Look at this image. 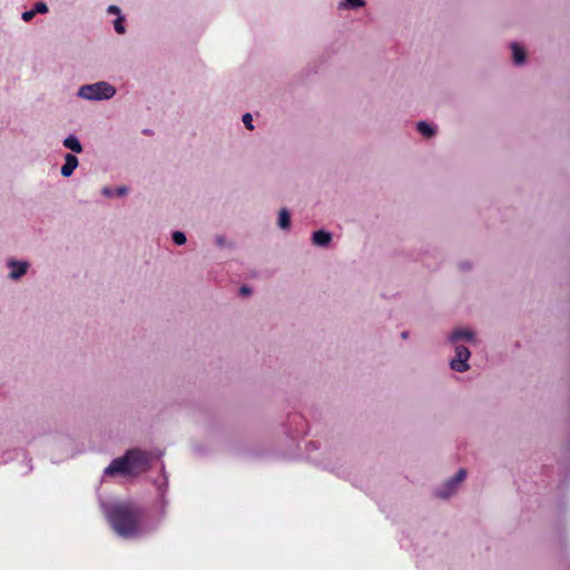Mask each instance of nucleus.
Wrapping results in <instances>:
<instances>
[{"instance_id": "obj_1", "label": "nucleus", "mask_w": 570, "mask_h": 570, "mask_svg": "<svg viewBox=\"0 0 570 570\" xmlns=\"http://www.w3.org/2000/svg\"><path fill=\"white\" fill-rule=\"evenodd\" d=\"M100 507L115 533L121 538H139L154 529L146 522L141 509L131 501L100 500Z\"/></svg>"}, {"instance_id": "obj_2", "label": "nucleus", "mask_w": 570, "mask_h": 570, "mask_svg": "<svg viewBox=\"0 0 570 570\" xmlns=\"http://www.w3.org/2000/svg\"><path fill=\"white\" fill-rule=\"evenodd\" d=\"M151 462V454L140 449H131L126 452L124 456H119L111 461L105 469V476H114L117 474L122 475H137L149 468Z\"/></svg>"}, {"instance_id": "obj_3", "label": "nucleus", "mask_w": 570, "mask_h": 570, "mask_svg": "<svg viewBox=\"0 0 570 570\" xmlns=\"http://www.w3.org/2000/svg\"><path fill=\"white\" fill-rule=\"evenodd\" d=\"M116 94V87L106 80L81 85L76 91L77 98L89 102L107 101L112 99Z\"/></svg>"}, {"instance_id": "obj_4", "label": "nucleus", "mask_w": 570, "mask_h": 570, "mask_svg": "<svg viewBox=\"0 0 570 570\" xmlns=\"http://www.w3.org/2000/svg\"><path fill=\"white\" fill-rule=\"evenodd\" d=\"M454 351V356L450 360V368L458 373H464L470 370V357L471 352L465 345L452 346Z\"/></svg>"}, {"instance_id": "obj_5", "label": "nucleus", "mask_w": 570, "mask_h": 570, "mask_svg": "<svg viewBox=\"0 0 570 570\" xmlns=\"http://www.w3.org/2000/svg\"><path fill=\"white\" fill-rule=\"evenodd\" d=\"M465 476L466 471L464 469H460L453 476L438 487L435 491L436 497L441 499H448L453 495L459 490Z\"/></svg>"}, {"instance_id": "obj_6", "label": "nucleus", "mask_w": 570, "mask_h": 570, "mask_svg": "<svg viewBox=\"0 0 570 570\" xmlns=\"http://www.w3.org/2000/svg\"><path fill=\"white\" fill-rule=\"evenodd\" d=\"M448 342L452 346L460 345H476V333L469 327H456L448 334Z\"/></svg>"}, {"instance_id": "obj_7", "label": "nucleus", "mask_w": 570, "mask_h": 570, "mask_svg": "<svg viewBox=\"0 0 570 570\" xmlns=\"http://www.w3.org/2000/svg\"><path fill=\"white\" fill-rule=\"evenodd\" d=\"M6 264L9 269L8 278L13 282L20 281L30 268V263L24 259L9 258Z\"/></svg>"}, {"instance_id": "obj_8", "label": "nucleus", "mask_w": 570, "mask_h": 570, "mask_svg": "<svg viewBox=\"0 0 570 570\" xmlns=\"http://www.w3.org/2000/svg\"><path fill=\"white\" fill-rule=\"evenodd\" d=\"M78 158L72 154L65 155V164L61 166L60 173L63 177H70L78 167Z\"/></svg>"}, {"instance_id": "obj_9", "label": "nucleus", "mask_w": 570, "mask_h": 570, "mask_svg": "<svg viewBox=\"0 0 570 570\" xmlns=\"http://www.w3.org/2000/svg\"><path fill=\"white\" fill-rule=\"evenodd\" d=\"M332 242V234L324 229L316 230L312 234V243L318 247H327Z\"/></svg>"}, {"instance_id": "obj_10", "label": "nucleus", "mask_w": 570, "mask_h": 570, "mask_svg": "<svg viewBox=\"0 0 570 570\" xmlns=\"http://www.w3.org/2000/svg\"><path fill=\"white\" fill-rule=\"evenodd\" d=\"M511 51H512V59L515 65L521 66L525 62L527 52L521 45H519L517 42L511 43Z\"/></svg>"}, {"instance_id": "obj_11", "label": "nucleus", "mask_w": 570, "mask_h": 570, "mask_svg": "<svg viewBox=\"0 0 570 570\" xmlns=\"http://www.w3.org/2000/svg\"><path fill=\"white\" fill-rule=\"evenodd\" d=\"M63 147L70 149L73 153L80 154L82 153L83 148L81 142L79 141L78 137L75 135L67 136L62 141Z\"/></svg>"}, {"instance_id": "obj_12", "label": "nucleus", "mask_w": 570, "mask_h": 570, "mask_svg": "<svg viewBox=\"0 0 570 570\" xmlns=\"http://www.w3.org/2000/svg\"><path fill=\"white\" fill-rule=\"evenodd\" d=\"M365 6L364 0H341L337 8L338 10H355Z\"/></svg>"}, {"instance_id": "obj_13", "label": "nucleus", "mask_w": 570, "mask_h": 570, "mask_svg": "<svg viewBox=\"0 0 570 570\" xmlns=\"http://www.w3.org/2000/svg\"><path fill=\"white\" fill-rule=\"evenodd\" d=\"M277 225L281 229L287 230L291 226V214L286 208H283L278 213Z\"/></svg>"}, {"instance_id": "obj_14", "label": "nucleus", "mask_w": 570, "mask_h": 570, "mask_svg": "<svg viewBox=\"0 0 570 570\" xmlns=\"http://www.w3.org/2000/svg\"><path fill=\"white\" fill-rule=\"evenodd\" d=\"M416 128L422 136L428 138L434 136L436 132V128L426 121L417 122Z\"/></svg>"}, {"instance_id": "obj_15", "label": "nucleus", "mask_w": 570, "mask_h": 570, "mask_svg": "<svg viewBox=\"0 0 570 570\" xmlns=\"http://www.w3.org/2000/svg\"><path fill=\"white\" fill-rule=\"evenodd\" d=\"M114 29L117 33L124 35L126 32V26H125V17L122 14L118 16L114 22Z\"/></svg>"}, {"instance_id": "obj_16", "label": "nucleus", "mask_w": 570, "mask_h": 570, "mask_svg": "<svg viewBox=\"0 0 570 570\" xmlns=\"http://www.w3.org/2000/svg\"><path fill=\"white\" fill-rule=\"evenodd\" d=\"M171 239L176 245H184L187 240L186 235L183 232L176 230L171 235Z\"/></svg>"}, {"instance_id": "obj_17", "label": "nucleus", "mask_w": 570, "mask_h": 570, "mask_svg": "<svg viewBox=\"0 0 570 570\" xmlns=\"http://www.w3.org/2000/svg\"><path fill=\"white\" fill-rule=\"evenodd\" d=\"M48 6L45 2H37L33 7V12L37 13H47L48 12Z\"/></svg>"}, {"instance_id": "obj_18", "label": "nucleus", "mask_w": 570, "mask_h": 570, "mask_svg": "<svg viewBox=\"0 0 570 570\" xmlns=\"http://www.w3.org/2000/svg\"><path fill=\"white\" fill-rule=\"evenodd\" d=\"M245 127L248 129V130H253L254 129V126H253V117L250 114H244L243 115V118H242Z\"/></svg>"}, {"instance_id": "obj_19", "label": "nucleus", "mask_w": 570, "mask_h": 570, "mask_svg": "<svg viewBox=\"0 0 570 570\" xmlns=\"http://www.w3.org/2000/svg\"><path fill=\"white\" fill-rule=\"evenodd\" d=\"M215 244L218 247H220V248L226 247L227 246V239H226V237L224 235H217L215 237Z\"/></svg>"}, {"instance_id": "obj_20", "label": "nucleus", "mask_w": 570, "mask_h": 570, "mask_svg": "<svg viewBox=\"0 0 570 570\" xmlns=\"http://www.w3.org/2000/svg\"><path fill=\"white\" fill-rule=\"evenodd\" d=\"M107 13L118 17L121 14V10L118 6L111 4L107 8Z\"/></svg>"}, {"instance_id": "obj_21", "label": "nucleus", "mask_w": 570, "mask_h": 570, "mask_svg": "<svg viewBox=\"0 0 570 570\" xmlns=\"http://www.w3.org/2000/svg\"><path fill=\"white\" fill-rule=\"evenodd\" d=\"M35 16H36V13L33 12V9H31V10L24 11L22 13L21 18L23 21L29 22L33 19Z\"/></svg>"}, {"instance_id": "obj_22", "label": "nucleus", "mask_w": 570, "mask_h": 570, "mask_svg": "<svg viewBox=\"0 0 570 570\" xmlns=\"http://www.w3.org/2000/svg\"><path fill=\"white\" fill-rule=\"evenodd\" d=\"M102 194L107 197H110L112 195V190L109 187H105L102 189Z\"/></svg>"}, {"instance_id": "obj_23", "label": "nucleus", "mask_w": 570, "mask_h": 570, "mask_svg": "<svg viewBox=\"0 0 570 570\" xmlns=\"http://www.w3.org/2000/svg\"><path fill=\"white\" fill-rule=\"evenodd\" d=\"M402 337H403V338H406V337H407V333H406V332H403V333H402Z\"/></svg>"}, {"instance_id": "obj_24", "label": "nucleus", "mask_w": 570, "mask_h": 570, "mask_svg": "<svg viewBox=\"0 0 570 570\" xmlns=\"http://www.w3.org/2000/svg\"><path fill=\"white\" fill-rule=\"evenodd\" d=\"M118 191H119L120 195H122L125 193V189L121 188Z\"/></svg>"}]
</instances>
